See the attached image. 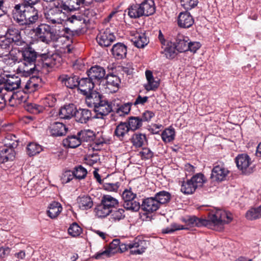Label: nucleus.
<instances>
[{"mask_svg":"<svg viewBox=\"0 0 261 261\" xmlns=\"http://www.w3.org/2000/svg\"><path fill=\"white\" fill-rule=\"evenodd\" d=\"M232 219L231 213L220 209L215 210L208 213L207 219L199 218L195 216H187L181 218V221L186 223L187 226L174 223L163 229L162 232L170 233L176 230L188 229V226H205L213 228V227L222 226L224 224L229 223Z\"/></svg>","mask_w":261,"mask_h":261,"instance_id":"f257e3e1","label":"nucleus"},{"mask_svg":"<svg viewBox=\"0 0 261 261\" xmlns=\"http://www.w3.org/2000/svg\"><path fill=\"white\" fill-rule=\"evenodd\" d=\"M20 47L18 49V51L21 55L19 61L23 65L22 70L25 75H30L40 71V64H37L40 54L27 42Z\"/></svg>","mask_w":261,"mask_h":261,"instance_id":"f03ea898","label":"nucleus"},{"mask_svg":"<svg viewBox=\"0 0 261 261\" xmlns=\"http://www.w3.org/2000/svg\"><path fill=\"white\" fill-rule=\"evenodd\" d=\"M14 19L20 25L29 27L41 17L38 10L33 6L15 5L12 11Z\"/></svg>","mask_w":261,"mask_h":261,"instance_id":"7ed1b4c3","label":"nucleus"},{"mask_svg":"<svg viewBox=\"0 0 261 261\" xmlns=\"http://www.w3.org/2000/svg\"><path fill=\"white\" fill-rule=\"evenodd\" d=\"M67 13L59 1L57 0L54 3L53 6L45 13V17L47 21L52 24H62L64 21L74 23L82 20L80 15L68 16Z\"/></svg>","mask_w":261,"mask_h":261,"instance_id":"20e7f679","label":"nucleus"},{"mask_svg":"<svg viewBox=\"0 0 261 261\" xmlns=\"http://www.w3.org/2000/svg\"><path fill=\"white\" fill-rule=\"evenodd\" d=\"M206 181V178L202 173H199L193 175L191 179L183 181L180 191L185 194H193L198 187H201Z\"/></svg>","mask_w":261,"mask_h":261,"instance_id":"39448f33","label":"nucleus"},{"mask_svg":"<svg viewBox=\"0 0 261 261\" xmlns=\"http://www.w3.org/2000/svg\"><path fill=\"white\" fill-rule=\"evenodd\" d=\"M33 30L37 39L44 43L57 41L58 38L55 30L45 23H41Z\"/></svg>","mask_w":261,"mask_h":261,"instance_id":"423d86ee","label":"nucleus"},{"mask_svg":"<svg viewBox=\"0 0 261 261\" xmlns=\"http://www.w3.org/2000/svg\"><path fill=\"white\" fill-rule=\"evenodd\" d=\"M229 173V171L222 162H217L213 165L210 176L211 187L216 186L221 182L225 180Z\"/></svg>","mask_w":261,"mask_h":261,"instance_id":"0eeeda50","label":"nucleus"},{"mask_svg":"<svg viewBox=\"0 0 261 261\" xmlns=\"http://www.w3.org/2000/svg\"><path fill=\"white\" fill-rule=\"evenodd\" d=\"M123 200V207L127 210L137 212L140 208V204L136 199L137 194L132 191V188L125 189L121 195Z\"/></svg>","mask_w":261,"mask_h":261,"instance_id":"6e6552de","label":"nucleus"},{"mask_svg":"<svg viewBox=\"0 0 261 261\" xmlns=\"http://www.w3.org/2000/svg\"><path fill=\"white\" fill-rule=\"evenodd\" d=\"M146 243L145 240L136 238L128 243H121L119 245V248L121 252H124L129 249H130V253L132 254H141L146 250Z\"/></svg>","mask_w":261,"mask_h":261,"instance_id":"1a4fd4ad","label":"nucleus"},{"mask_svg":"<svg viewBox=\"0 0 261 261\" xmlns=\"http://www.w3.org/2000/svg\"><path fill=\"white\" fill-rule=\"evenodd\" d=\"M87 74L90 79L96 85H100L104 83L106 76L105 69L99 65L92 66L87 71Z\"/></svg>","mask_w":261,"mask_h":261,"instance_id":"9d476101","label":"nucleus"},{"mask_svg":"<svg viewBox=\"0 0 261 261\" xmlns=\"http://www.w3.org/2000/svg\"><path fill=\"white\" fill-rule=\"evenodd\" d=\"M6 37L14 46H21L26 42L22 38L21 31L14 26H10L8 28Z\"/></svg>","mask_w":261,"mask_h":261,"instance_id":"9b49d317","label":"nucleus"},{"mask_svg":"<svg viewBox=\"0 0 261 261\" xmlns=\"http://www.w3.org/2000/svg\"><path fill=\"white\" fill-rule=\"evenodd\" d=\"M104 82L105 83H103V84L107 89V92L115 93L119 88L121 80L116 75L108 74L106 76Z\"/></svg>","mask_w":261,"mask_h":261,"instance_id":"f8f14e48","label":"nucleus"},{"mask_svg":"<svg viewBox=\"0 0 261 261\" xmlns=\"http://www.w3.org/2000/svg\"><path fill=\"white\" fill-rule=\"evenodd\" d=\"M238 168L245 174L250 173L249 166L251 164V159L247 154H239L235 159Z\"/></svg>","mask_w":261,"mask_h":261,"instance_id":"ddd939ff","label":"nucleus"},{"mask_svg":"<svg viewBox=\"0 0 261 261\" xmlns=\"http://www.w3.org/2000/svg\"><path fill=\"white\" fill-rule=\"evenodd\" d=\"M161 206L154 196L143 199L140 208L147 214H151L158 210Z\"/></svg>","mask_w":261,"mask_h":261,"instance_id":"4468645a","label":"nucleus"},{"mask_svg":"<svg viewBox=\"0 0 261 261\" xmlns=\"http://www.w3.org/2000/svg\"><path fill=\"white\" fill-rule=\"evenodd\" d=\"M115 40V36L109 30L101 31L96 37L97 43L101 46L108 47Z\"/></svg>","mask_w":261,"mask_h":261,"instance_id":"2eb2a0df","label":"nucleus"},{"mask_svg":"<svg viewBox=\"0 0 261 261\" xmlns=\"http://www.w3.org/2000/svg\"><path fill=\"white\" fill-rule=\"evenodd\" d=\"M130 131L126 122L121 121L116 124L113 135L117 140L123 141L128 138Z\"/></svg>","mask_w":261,"mask_h":261,"instance_id":"dca6fc26","label":"nucleus"},{"mask_svg":"<svg viewBox=\"0 0 261 261\" xmlns=\"http://www.w3.org/2000/svg\"><path fill=\"white\" fill-rule=\"evenodd\" d=\"M94 111L98 117L102 118L104 116L108 115L112 111L111 103L109 102L106 98H103L99 103L94 108Z\"/></svg>","mask_w":261,"mask_h":261,"instance_id":"f3484780","label":"nucleus"},{"mask_svg":"<svg viewBox=\"0 0 261 261\" xmlns=\"http://www.w3.org/2000/svg\"><path fill=\"white\" fill-rule=\"evenodd\" d=\"M21 80L17 76H13L7 79L3 84H0L2 91H12L18 89L20 86Z\"/></svg>","mask_w":261,"mask_h":261,"instance_id":"a211bd4d","label":"nucleus"},{"mask_svg":"<svg viewBox=\"0 0 261 261\" xmlns=\"http://www.w3.org/2000/svg\"><path fill=\"white\" fill-rule=\"evenodd\" d=\"M37 64H40V71L42 69H47L51 68L56 64V59L54 55L42 54L39 56Z\"/></svg>","mask_w":261,"mask_h":261,"instance_id":"6ab92c4d","label":"nucleus"},{"mask_svg":"<svg viewBox=\"0 0 261 261\" xmlns=\"http://www.w3.org/2000/svg\"><path fill=\"white\" fill-rule=\"evenodd\" d=\"M49 133L53 137H60L65 136L68 130L66 126L61 122H54L48 127Z\"/></svg>","mask_w":261,"mask_h":261,"instance_id":"aec40b11","label":"nucleus"},{"mask_svg":"<svg viewBox=\"0 0 261 261\" xmlns=\"http://www.w3.org/2000/svg\"><path fill=\"white\" fill-rule=\"evenodd\" d=\"M76 108L73 103L65 105L61 107L58 112V115L60 119H70L75 116Z\"/></svg>","mask_w":261,"mask_h":261,"instance_id":"412c9836","label":"nucleus"},{"mask_svg":"<svg viewBox=\"0 0 261 261\" xmlns=\"http://www.w3.org/2000/svg\"><path fill=\"white\" fill-rule=\"evenodd\" d=\"M131 41L136 47L141 48L147 45L149 40L146 33L136 32L132 36Z\"/></svg>","mask_w":261,"mask_h":261,"instance_id":"4be33fe9","label":"nucleus"},{"mask_svg":"<svg viewBox=\"0 0 261 261\" xmlns=\"http://www.w3.org/2000/svg\"><path fill=\"white\" fill-rule=\"evenodd\" d=\"M74 118L76 122L86 124L89 121L92 120V112L87 109L79 108L76 110Z\"/></svg>","mask_w":261,"mask_h":261,"instance_id":"5701e85b","label":"nucleus"},{"mask_svg":"<svg viewBox=\"0 0 261 261\" xmlns=\"http://www.w3.org/2000/svg\"><path fill=\"white\" fill-rule=\"evenodd\" d=\"M85 101L89 107L94 108L96 105L99 103L104 96L99 92L93 90L87 95H85Z\"/></svg>","mask_w":261,"mask_h":261,"instance_id":"b1692460","label":"nucleus"},{"mask_svg":"<svg viewBox=\"0 0 261 261\" xmlns=\"http://www.w3.org/2000/svg\"><path fill=\"white\" fill-rule=\"evenodd\" d=\"M95 85L96 84L88 76L82 78L79 81L78 90L80 91L82 94L85 95L93 90Z\"/></svg>","mask_w":261,"mask_h":261,"instance_id":"393cba45","label":"nucleus"},{"mask_svg":"<svg viewBox=\"0 0 261 261\" xmlns=\"http://www.w3.org/2000/svg\"><path fill=\"white\" fill-rule=\"evenodd\" d=\"M194 23V19L191 14L188 12H180L178 16V25L182 28H189Z\"/></svg>","mask_w":261,"mask_h":261,"instance_id":"a878e982","label":"nucleus"},{"mask_svg":"<svg viewBox=\"0 0 261 261\" xmlns=\"http://www.w3.org/2000/svg\"><path fill=\"white\" fill-rule=\"evenodd\" d=\"M58 80L67 88L70 89L78 87L79 85L80 80L76 75L69 76L67 74H62L59 77Z\"/></svg>","mask_w":261,"mask_h":261,"instance_id":"bb28decb","label":"nucleus"},{"mask_svg":"<svg viewBox=\"0 0 261 261\" xmlns=\"http://www.w3.org/2000/svg\"><path fill=\"white\" fill-rule=\"evenodd\" d=\"M67 13L79 9L80 6L84 4L83 0H59Z\"/></svg>","mask_w":261,"mask_h":261,"instance_id":"cd10ccee","label":"nucleus"},{"mask_svg":"<svg viewBox=\"0 0 261 261\" xmlns=\"http://www.w3.org/2000/svg\"><path fill=\"white\" fill-rule=\"evenodd\" d=\"M113 56L116 59H121L126 57L127 47L122 43H117L114 45L111 49Z\"/></svg>","mask_w":261,"mask_h":261,"instance_id":"c85d7f7f","label":"nucleus"},{"mask_svg":"<svg viewBox=\"0 0 261 261\" xmlns=\"http://www.w3.org/2000/svg\"><path fill=\"white\" fill-rule=\"evenodd\" d=\"M188 38L181 34H178L175 37L174 44L176 50L179 52L188 51Z\"/></svg>","mask_w":261,"mask_h":261,"instance_id":"c756f323","label":"nucleus"},{"mask_svg":"<svg viewBox=\"0 0 261 261\" xmlns=\"http://www.w3.org/2000/svg\"><path fill=\"white\" fill-rule=\"evenodd\" d=\"M143 16L153 15L155 12V6L153 0H144L140 3Z\"/></svg>","mask_w":261,"mask_h":261,"instance_id":"7c9ffc66","label":"nucleus"},{"mask_svg":"<svg viewBox=\"0 0 261 261\" xmlns=\"http://www.w3.org/2000/svg\"><path fill=\"white\" fill-rule=\"evenodd\" d=\"M15 158V152L12 148L5 147L0 150V162L4 163L13 161Z\"/></svg>","mask_w":261,"mask_h":261,"instance_id":"2f4dec72","label":"nucleus"},{"mask_svg":"<svg viewBox=\"0 0 261 261\" xmlns=\"http://www.w3.org/2000/svg\"><path fill=\"white\" fill-rule=\"evenodd\" d=\"M133 146L136 148H141L147 140L145 134L140 133H134L129 139Z\"/></svg>","mask_w":261,"mask_h":261,"instance_id":"473e14b6","label":"nucleus"},{"mask_svg":"<svg viewBox=\"0 0 261 261\" xmlns=\"http://www.w3.org/2000/svg\"><path fill=\"white\" fill-rule=\"evenodd\" d=\"M0 61L10 66H13L17 62H20L19 59L13 53V50L6 55L0 54Z\"/></svg>","mask_w":261,"mask_h":261,"instance_id":"72a5a7b5","label":"nucleus"},{"mask_svg":"<svg viewBox=\"0 0 261 261\" xmlns=\"http://www.w3.org/2000/svg\"><path fill=\"white\" fill-rule=\"evenodd\" d=\"M127 14L130 18L137 19L143 17L140 4L130 5L127 10Z\"/></svg>","mask_w":261,"mask_h":261,"instance_id":"f704fd0d","label":"nucleus"},{"mask_svg":"<svg viewBox=\"0 0 261 261\" xmlns=\"http://www.w3.org/2000/svg\"><path fill=\"white\" fill-rule=\"evenodd\" d=\"M82 143L80 136L77 135H70L63 140V144L64 146L75 148L79 146Z\"/></svg>","mask_w":261,"mask_h":261,"instance_id":"c9c22d12","label":"nucleus"},{"mask_svg":"<svg viewBox=\"0 0 261 261\" xmlns=\"http://www.w3.org/2000/svg\"><path fill=\"white\" fill-rule=\"evenodd\" d=\"M77 200L79 207L83 210L90 209L93 205V200L91 197L89 195L79 196Z\"/></svg>","mask_w":261,"mask_h":261,"instance_id":"e433bc0d","label":"nucleus"},{"mask_svg":"<svg viewBox=\"0 0 261 261\" xmlns=\"http://www.w3.org/2000/svg\"><path fill=\"white\" fill-rule=\"evenodd\" d=\"M48 216L51 219L56 218L61 212L62 207L58 202H53L48 206Z\"/></svg>","mask_w":261,"mask_h":261,"instance_id":"4c0bfd02","label":"nucleus"},{"mask_svg":"<svg viewBox=\"0 0 261 261\" xmlns=\"http://www.w3.org/2000/svg\"><path fill=\"white\" fill-rule=\"evenodd\" d=\"M154 197L157 200L159 205L161 207V206L168 203L170 201L171 195L167 191H161L155 193Z\"/></svg>","mask_w":261,"mask_h":261,"instance_id":"58836bf2","label":"nucleus"},{"mask_svg":"<svg viewBox=\"0 0 261 261\" xmlns=\"http://www.w3.org/2000/svg\"><path fill=\"white\" fill-rule=\"evenodd\" d=\"M125 122L130 130L133 132L139 129L143 125L140 117H129Z\"/></svg>","mask_w":261,"mask_h":261,"instance_id":"ea45409f","label":"nucleus"},{"mask_svg":"<svg viewBox=\"0 0 261 261\" xmlns=\"http://www.w3.org/2000/svg\"><path fill=\"white\" fill-rule=\"evenodd\" d=\"M164 46V47H162L164 48L163 53L166 58L169 59L174 58L177 55L176 51H177L174 44L172 42H167Z\"/></svg>","mask_w":261,"mask_h":261,"instance_id":"a19ab883","label":"nucleus"},{"mask_svg":"<svg viewBox=\"0 0 261 261\" xmlns=\"http://www.w3.org/2000/svg\"><path fill=\"white\" fill-rule=\"evenodd\" d=\"M101 202L110 210L117 206L119 204L118 201L116 198L109 195H104L101 200Z\"/></svg>","mask_w":261,"mask_h":261,"instance_id":"79ce46f5","label":"nucleus"},{"mask_svg":"<svg viewBox=\"0 0 261 261\" xmlns=\"http://www.w3.org/2000/svg\"><path fill=\"white\" fill-rule=\"evenodd\" d=\"M81 142H89L93 141L95 138V133L90 129H84L77 133Z\"/></svg>","mask_w":261,"mask_h":261,"instance_id":"37998d69","label":"nucleus"},{"mask_svg":"<svg viewBox=\"0 0 261 261\" xmlns=\"http://www.w3.org/2000/svg\"><path fill=\"white\" fill-rule=\"evenodd\" d=\"M96 215L98 218H105L112 212L108 208L106 207L102 202L96 206L94 209Z\"/></svg>","mask_w":261,"mask_h":261,"instance_id":"c03bdc74","label":"nucleus"},{"mask_svg":"<svg viewBox=\"0 0 261 261\" xmlns=\"http://www.w3.org/2000/svg\"><path fill=\"white\" fill-rule=\"evenodd\" d=\"M132 105L133 103L129 102L120 105L116 109L115 113L119 116L128 115L130 112Z\"/></svg>","mask_w":261,"mask_h":261,"instance_id":"a18cd8bd","label":"nucleus"},{"mask_svg":"<svg viewBox=\"0 0 261 261\" xmlns=\"http://www.w3.org/2000/svg\"><path fill=\"white\" fill-rule=\"evenodd\" d=\"M162 139L164 142H170L175 138V130L173 128L170 127L166 128L162 133Z\"/></svg>","mask_w":261,"mask_h":261,"instance_id":"49530a36","label":"nucleus"},{"mask_svg":"<svg viewBox=\"0 0 261 261\" xmlns=\"http://www.w3.org/2000/svg\"><path fill=\"white\" fill-rule=\"evenodd\" d=\"M110 220L112 222H116L123 219L125 217V211L122 208H118L117 210L113 211L111 213Z\"/></svg>","mask_w":261,"mask_h":261,"instance_id":"de8ad7c7","label":"nucleus"},{"mask_svg":"<svg viewBox=\"0 0 261 261\" xmlns=\"http://www.w3.org/2000/svg\"><path fill=\"white\" fill-rule=\"evenodd\" d=\"M247 219L252 220L261 217V205L255 208H251L246 214Z\"/></svg>","mask_w":261,"mask_h":261,"instance_id":"09e8293b","label":"nucleus"},{"mask_svg":"<svg viewBox=\"0 0 261 261\" xmlns=\"http://www.w3.org/2000/svg\"><path fill=\"white\" fill-rule=\"evenodd\" d=\"M18 141L15 135L10 134L7 136L5 140V146L14 149L17 147Z\"/></svg>","mask_w":261,"mask_h":261,"instance_id":"8fccbe9b","label":"nucleus"},{"mask_svg":"<svg viewBox=\"0 0 261 261\" xmlns=\"http://www.w3.org/2000/svg\"><path fill=\"white\" fill-rule=\"evenodd\" d=\"M42 149L40 145L36 143H30L27 147V153L30 156L40 153Z\"/></svg>","mask_w":261,"mask_h":261,"instance_id":"3c124183","label":"nucleus"},{"mask_svg":"<svg viewBox=\"0 0 261 261\" xmlns=\"http://www.w3.org/2000/svg\"><path fill=\"white\" fill-rule=\"evenodd\" d=\"M73 172L74 174L75 178L77 179L85 178L87 174V170L81 165L75 167Z\"/></svg>","mask_w":261,"mask_h":261,"instance_id":"603ef678","label":"nucleus"},{"mask_svg":"<svg viewBox=\"0 0 261 261\" xmlns=\"http://www.w3.org/2000/svg\"><path fill=\"white\" fill-rule=\"evenodd\" d=\"M26 110L34 114H38L42 113L44 110V108L36 103H29L26 106Z\"/></svg>","mask_w":261,"mask_h":261,"instance_id":"864d4df0","label":"nucleus"},{"mask_svg":"<svg viewBox=\"0 0 261 261\" xmlns=\"http://www.w3.org/2000/svg\"><path fill=\"white\" fill-rule=\"evenodd\" d=\"M82 230L80 226L76 223L74 222L69 227L68 232L70 236L75 237L80 235Z\"/></svg>","mask_w":261,"mask_h":261,"instance_id":"5fc2aeb1","label":"nucleus"},{"mask_svg":"<svg viewBox=\"0 0 261 261\" xmlns=\"http://www.w3.org/2000/svg\"><path fill=\"white\" fill-rule=\"evenodd\" d=\"M75 178L73 171L66 170L63 172L61 176V180L62 184H67Z\"/></svg>","mask_w":261,"mask_h":261,"instance_id":"6e6d98bb","label":"nucleus"},{"mask_svg":"<svg viewBox=\"0 0 261 261\" xmlns=\"http://www.w3.org/2000/svg\"><path fill=\"white\" fill-rule=\"evenodd\" d=\"M120 186L119 182L115 183L105 182L102 184V188L104 190L110 192H116Z\"/></svg>","mask_w":261,"mask_h":261,"instance_id":"4d7b16f0","label":"nucleus"},{"mask_svg":"<svg viewBox=\"0 0 261 261\" xmlns=\"http://www.w3.org/2000/svg\"><path fill=\"white\" fill-rule=\"evenodd\" d=\"M139 155L142 160H147L151 159L154 155L153 152L148 148H143L139 152Z\"/></svg>","mask_w":261,"mask_h":261,"instance_id":"13d9d810","label":"nucleus"},{"mask_svg":"<svg viewBox=\"0 0 261 261\" xmlns=\"http://www.w3.org/2000/svg\"><path fill=\"white\" fill-rule=\"evenodd\" d=\"M182 6L186 10H191V9L195 7L198 3V0H181L180 1Z\"/></svg>","mask_w":261,"mask_h":261,"instance_id":"bf43d9fd","label":"nucleus"},{"mask_svg":"<svg viewBox=\"0 0 261 261\" xmlns=\"http://www.w3.org/2000/svg\"><path fill=\"white\" fill-rule=\"evenodd\" d=\"M11 46L15 48L14 45L6 37H0V48L9 49Z\"/></svg>","mask_w":261,"mask_h":261,"instance_id":"052dcab7","label":"nucleus"},{"mask_svg":"<svg viewBox=\"0 0 261 261\" xmlns=\"http://www.w3.org/2000/svg\"><path fill=\"white\" fill-rule=\"evenodd\" d=\"M154 116L155 114L153 112L146 110L143 113L140 118L142 120V123L143 122H149Z\"/></svg>","mask_w":261,"mask_h":261,"instance_id":"680f3d73","label":"nucleus"},{"mask_svg":"<svg viewBox=\"0 0 261 261\" xmlns=\"http://www.w3.org/2000/svg\"><path fill=\"white\" fill-rule=\"evenodd\" d=\"M159 83L158 81H155L154 79L148 82V84L145 86V89L147 91L155 90L159 86Z\"/></svg>","mask_w":261,"mask_h":261,"instance_id":"e2e57ef3","label":"nucleus"},{"mask_svg":"<svg viewBox=\"0 0 261 261\" xmlns=\"http://www.w3.org/2000/svg\"><path fill=\"white\" fill-rule=\"evenodd\" d=\"M114 254L112 251L110 249H106L105 251L102 252H98L95 255V258L96 259H100L103 257H110Z\"/></svg>","mask_w":261,"mask_h":261,"instance_id":"0e129e2a","label":"nucleus"},{"mask_svg":"<svg viewBox=\"0 0 261 261\" xmlns=\"http://www.w3.org/2000/svg\"><path fill=\"white\" fill-rule=\"evenodd\" d=\"M148 96H145L142 97L140 95H139L133 105H134L135 106H137L138 105L143 106L146 102L148 101Z\"/></svg>","mask_w":261,"mask_h":261,"instance_id":"69168bd1","label":"nucleus"},{"mask_svg":"<svg viewBox=\"0 0 261 261\" xmlns=\"http://www.w3.org/2000/svg\"><path fill=\"white\" fill-rule=\"evenodd\" d=\"M200 47L201 44L198 42H190L188 46V50L195 53Z\"/></svg>","mask_w":261,"mask_h":261,"instance_id":"338daca9","label":"nucleus"},{"mask_svg":"<svg viewBox=\"0 0 261 261\" xmlns=\"http://www.w3.org/2000/svg\"><path fill=\"white\" fill-rule=\"evenodd\" d=\"M121 70L125 73L127 75H130L133 74L134 71V68L132 63H128L125 66H123L121 67Z\"/></svg>","mask_w":261,"mask_h":261,"instance_id":"774afa93","label":"nucleus"}]
</instances>
